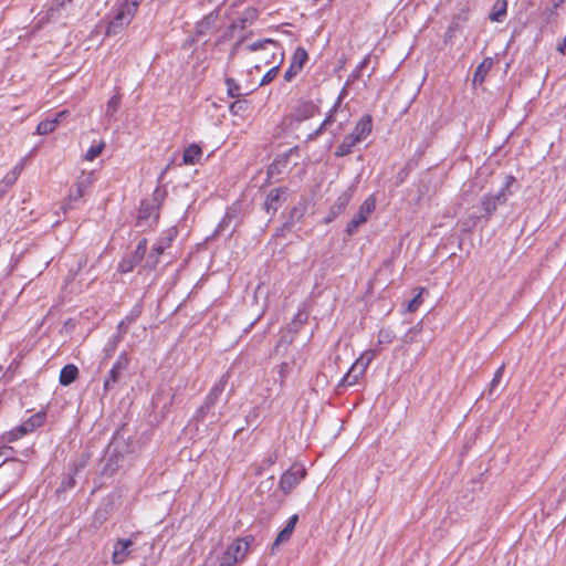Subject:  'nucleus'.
I'll list each match as a JSON object with an SVG mask.
<instances>
[{"label":"nucleus","mask_w":566,"mask_h":566,"mask_svg":"<svg viewBox=\"0 0 566 566\" xmlns=\"http://www.w3.org/2000/svg\"><path fill=\"white\" fill-rule=\"evenodd\" d=\"M249 52L259 53L255 59V69H260L261 64H273L277 59L279 63L283 61V51L280 44L271 39L258 40L244 46Z\"/></svg>","instance_id":"obj_1"},{"label":"nucleus","mask_w":566,"mask_h":566,"mask_svg":"<svg viewBox=\"0 0 566 566\" xmlns=\"http://www.w3.org/2000/svg\"><path fill=\"white\" fill-rule=\"evenodd\" d=\"M143 0H124L116 8L115 14L107 24L106 34L115 35L122 32L135 17Z\"/></svg>","instance_id":"obj_2"},{"label":"nucleus","mask_w":566,"mask_h":566,"mask_svg":"<svg viewBox=\"0 0 566 566\" xmlns=\"http://www.w3.org/2000/svg\"><path fill=\"white\" fill-rule=\"evenodd\" d=\"M253 537L237 538L223 553L218 566H233L245 558Z\"/></svg>","instance_id":"obj_3"},{"label":"nucleus","mask_w":566,"mask_h":566,"mask_svg":"<svg viewBox=\"0 0 566 566\" xmlns=\"http://www.w3.org/2000/svg\"><path fill=\"white\" fill-rule=\"evenodd\" d=\"M43 422L44 416L41 413H35L23 421L20 426L10 430L6 436H3V440L7 442H13L23 436L33 432L36 428L41 427Z\"/></svg>","instance_id":"obj_4"},{"label":"nucleus","mask_w":566,"mask_h":566,"mask_svg":"<svg viewBox=\"0 0 566 566\" xmlns=\"http://www.w3.org/2000/svg\"><path fill=\"white\" fill-rule=\"evenodd\" d=\"M376 200L373 196L368 197L359 207L357 213L347 223L346 232L353 235L357 229L367 221L368 216L375 210Z\"/></svg>","instance_id":"obj_5"},{"label":"nucleus","mask_w":566,"mask_h":566,"mask_svg":"<svg viewBox=\"0 0 566 566\" xmlns=\"http://www.w3.org/2000/svg\"><path fill=\"white\" fill-rule=\"evenodd\" d=\"M92 186V177L91 175L82 174L75 181L74 186L70 189V193L65 205H63V210L66 212L69 209H72L75 202H77L87 191V189Z\"/></svg>","instance_id":"obj_6"},{"label":"nucleus","mask_w":566,"mask_h":566,"mask_svg":"<svg viewBox=\"0 0 566 566\" xmlns=\"http://www.w3.org/2000/svg\"><path fill=\"white\" fill-rule=\"evenodd\" d=\"M130 359L126 353H122L116 361L114 363L113 367L108 371V375L106 376L104 380V390L109 391L113 389L122 378L123 371H125L129 366Z\"/></svg>","instance_id":"obj_7"},{"label":"nucleus","mask_w":566,"mask_h":566,"mask_svg":"<svg viewBox=\"0 0 566 566\" xmlns=\"http://www.w3.org/2000/svg\"><path fill=\"white\" fill-rule=\"evenodd\" d=\"M318 107L312 101H300L286 117L290 125L307 120L316 115Z\"/></svg>","instance_id":"obj_8"},{"label":"nucleus","mask_w":566,"mask_h":566,"mask_svg":"<svg viewBox=\"0 0 566 566\" xmlns=\"http://www.w3.org/2000/svg\"><path fill=\"white\" fill-rule=\"evenodd\" d=\"M305 469L302 465L294 464L283 473L280 480L281 490L290 493L305 476Z\"/></svg>","instance_id":"obj_9"},{"label":"nucleus","mask_w":566,"mask_h":566,"mask_svg":"<svg viewBox=\"0 0 566 566\" xmlns=\"http://www.w3.org/2000/svg\"><path fill=\"white\" fill-rule=\"evenodd\" d=\"M345 94H346V91L344 88L340 92L339 96L337 97V99H336L335 104L333 105L332 109L326 115V117L323 120V123L313 133L308 134V136L306 138L307 142L315 140L318 136H321L323 134L324 130L328 129L333 123H336L338 108H340V105H342V102H343V98H344Z\"/></svg>","instance_id":"obj_10"},{"label":"nucleus","mask_w":566,"mask_h":566,"mask_svg":"<svg viewBox=\"0 0 566 566\" xmlns=\"http://www.w3.org/2000/svg\"><path fill=\"white\" fill-rule=\"evenodd\" d=\"M307 60V52L303 48H297L292 55L289 69L284 73V81L291 82L302 71Z\"/></svg>","instance_id":"obj_11"},{"label":"nucleus","mask_w":566,"mask_h":566,"mask_svg":"<svg viewBox=\"0 0 566 566\" xmlns=\"http://www.w3.org/2000/svg\"><path fill=\"white\" fill-rule=\"evenodd\" d=\"M134 542L132 539L119 538L114 544V551L112 554V563L120 565L125 563L132 555V547Z\"/></svg>","instance_id":"obj_12"},{"label":"nucleus","mask_w":566,"mask_h":566,"mask_svg":"<svg viewBox=\"0 0 566 566\" xmlns=\"http://www.w3.org/2000/svg\"><path fill=\"white\" fill-rule=\"evenodd\" d=\"M506 201V195L504 190H500L496 195L484 196L481 200L485 216L489 218L497 208L499 205H503Z\"/></svg>","instance_id":"obj_13"},{"label":"nucleus","mask_w":566,"mask_h":566,"mask_svg":"<svg viewBox=\"0 0 566 566\" xmlns=\"http://www.w3.org/2000/svg\"><path fill=\"white\" fill-rule=\"evenodd\" d=\"M284 192V188H274L270 190L264 202V208L268 213L274 214L277 211L282 195Z\"/></svg>","instance_id":"obj_14"},{"label":"nucleus","mask_w":566,"mask_h":566,"mask_svg":"<svg viewBox=\"0 0 566 566\" xmlns=\"http://www.w3.org/2000/svg\"><path fill=\"white\" fill-rule=\"evenodd\" d=\"M218 12L212 11L200 20L196 25V35L202 36L211 32L218 20Z\"/></svg>","instance_id":"obj_15"},{"label":"nucleus","mask_w":566,"mask_h":566,"mask_svg":"<svg viewBox=\"0 0 566 566\" xmlns=\"http://www.w3.org/2000/svg\"><path fill=\"white\" fill-rule=\"evenodd\" d=\"M227 384H228V376H222L210 389L209 394L207 395V397L205 399V403H207V406H210L212 408L216 405V402L219 400Z\"/></svg>","instance_id":"obj_16"},{"label":"nucleus","mask_w":566,"mask_h":566,"mask_svg":"<svg viewBox=\"0 0 566 566\" xmlns=\"http://www.w3.org/2000/svg\"><path fill=\"white\" fill-rule=\"evenodd\" d=\"M367 368L357 360L353 364L348 373L343 377L342 384L347 386L355 385L359 378L366 373Z\"/></svg>","instance_id":"obj_17"},{"label":"nucleus","mask_w":566,"mask_h":566,"mask_svg":"<svg viewBox=\"0 0 566 566\" xmlns=\"http://www.w3.org/2000/svg\"><path fill=\"white\" fill-rule=\"evenodd\" d=\"M493 66V60L491 57H485L475 69L472 83L474 86L481 85L486 75L489 74L490 70Z\"/></svg>","instance_id":"obj_18"},{"label":"nucleus","mask_w":566,"mask_h":566,"mask_svg":"<svg viewBox=\"0 0 566 566\" xmlns=\"http://www.w3.org/2000/svg\"><path fill=\"white\" fill-rule=\"evenodd\" d=\"M371 128L373 118L370 115H365L356 124L353 134L361 142L371 133Z\"/></svg>","instance_id":"obj_19"},{"label":"nucleus","mask_w":566,"mask_h":566,"mask_svg":"<svg viewBox=\"0 0 566 566\" xmlns=\"http://www.w3.org/2000/svg\"><path fill=\"white\" fill-rule=\"evenodd\" d=\"M298 521V516L296 514L292 515L287 522V524L285 525V527L279 533V535L276 536L274 543H273V546H272V549H274L275 547H277L280 544L286 542L290 539V537L292 536L293 534V531L295 528V525Z\"/></svg>","instance_id":"obj_20"},{"label":"nucleus","mask_w":566,"mask_h":566,"mask_svg":"<svg viewBox=\"0 0 566 566\" xmlns=\"http://www.w3.org/2000/svg\"><path fill=\"white\" fill-rule=\"evenodd\" d=\"M170 238L160 239L153 245L151 252L148 255L147 264L155 268L158 263V256L170 245Z\"/></svg>","instance_id":"obj_21"},{"label":"nucleus","mask_w":566,"mask_h":566,"mask_svg":"<svg viewBox=\"0 0 566 566\" xmlns=\"http://www.w3.org/2000/svg\"><path fill=\"white\" fill-rule=\"evenodd\" d=\"M202 156V149L197 144H191L184 150L182 163L185 165H195L199 163Z\"/></svg>","instance_id":"obj_22"},{"label":"nucleus","mask_w":566,"mask_h":566,"mask_svg":"<svg viewBox=\"0 0 566 566\" xmlns=\"http://www.w3.org/2000/svg\"><path fill=\"white\" fill-rule=\"evenodd\" d=\"M507 0H495L492 11L489 14V19L492 22H502L506 17Z\"/></svg>","instance_id":"obj_23"},{"label":"nucleus","mask_w":566,"mask_h":566,"mask_svg":"<svg viewBox=\"0 0 566 566\" xmlns=\"http://www.w3.org/2000/svg\"><path fill=\"white\" fill-rule=\"evenodd\" d=\"M77 376V367L75 365L69 364L62 368L59 380L61 385L69 386L76 380Z\"/></svg>","instance_id":"obj_24"},{"label":"nucleus","mask_w":566,"mask_h":566,"mask_svg":"<svg viewBox=\"0 0 566 566\" xmlns=\"http://www.w3.org/2000/svg\"><path fill=\"white\" fill-rule=\"evenodd\" d=\"M22 168V165L19 164L3 177V179L0 181V193L4 192L18 180Z\"/></svg>","instance_id":"obj_25"},{"label":"nucleus","mask_w":566,"mask_h":566,"mask_svg":"<svg viewBox=\"0 0 566 566\" xmlns=\"http://www.w3.org/2000/svg\"><path fill=\"white\" fill-rule=\"evenodd\" d=\"M56 129V120L50 118L40 122L36 126V134L48 135Z\"/></svg>","instance_id":"obj_26"},{"label":"nucleus","mask_w":566,"mask_h":566,"mask_svg":"<svg viewBox=\"0 0 566 566\" xmlns=\"http://www.w3.org/2000/svg\"><path fill=\"white\" fill-rule=\"evenodd\" d=\"M157 209L154 205H149L146 200L142 201L139 209V219H148L154 216L156 219L158 218Z\"/></svg>","instance_id":"obj_27"},{"label":"nucleus","mask_w":566,"mask_h":566,"mask_svg":"<svg viewBox=\"0 0 566 566\" xmlns=\"http://www.w3.org/2000/svg\"><path fill=\"white\" fill-rule=\"evenodd\" d=\"M122 103V96L119 94H116L111 97V99L107 102L106 105V116H114V114L118 111Z\"/></svg>","instance_id":"obj_28"},{"label":"nucleus","mask_w":566,"mask_h":566,"mask_svg":"<svg viewBox=\"0 0 566 566\" xmlns=\"http://www.w3.org/2000/svg\"><path fill=\"white\" fill-rule=\"evenodd\" d=\"M394 339H395V334L391 329L381 328L378 333L377 345H378V347L382 346V345H388V344H391Z\"/></svg>","instance_id":"obj_29"},{"label":"nucleus","mask_w":566,"mask_h":566,"mask_svg":"<svg viewBox=\"0 0 566 566\" xmlns=\"http://www.w3.org/2000/svg\"><path fill=\"white\" fill-rule=\"evenodd\" d=\"M104 147H105V143L104 142H99L97 144L92 145L87 149L84 158L86 160H88V161L94 160L96 157H98L101 155V153L103 151Z\"/></svg>","instance_id":"obj_30"},{"label":"nucleus","mask_w":566,"mask_h":566,"mask_svg":"<svg viewBox=\"0 0 566 566\" xmlns=\"http://www.w3.org/2000/svg\"><path fill=\"white\" fill-rule=\"evenodd\" d=\"M352 199V190L347 189L344 191L335 201L334 206L337 208V212H342Z\"/></svg>","instance_id":"obj_31"},{"label":"nucleus","mask_w":566,"mask_h":566,"mask_svg":"<svg viewBox=\"0 0 566 566\" xmlns=\"http://www.w3.org/2000/svg\"><path fill=\"white\" fill-rule=\"evenodd\" d=\"M380 352V348L375 349H368L365 350L360 357L357 359V363H361L366 368L371 363V360L377 356V354Z\"/></svg>","instance_id":"obj_32"},{"label":"nucleus","mask_w":566,"mask_h":566,"mask_svg":"<svg viewBox=\"0 0 566 566\" xmlns=\"http://www.w3.org/2000/svg\"><path fill=\"white\" fill-rule=\"evenodd\" d=\"M226 85L229 96L231 97H238L241 95V87L240 85L231 77L226 78Z\"/></svg>","instance_id":"obj_33"},{"label":"nucleus","mask_w":566,"mask_h":566,"mask_svg":"<svg viewBox=\"0 0 566 566\" xmlns=\"http://www.w3.org/2000/svg\"><path fill=\"white\" fill-rule=\"evenodd\" d=\"M421 331L420 324H417L416 326L411 327L401 338V340L405 344H410L417 340V336L419 335Z\"/></svg>","instance_id":"obj_34"},{"label":"nucleus","mask_w":566,"mask_h":566,"mask_svg":"<svg viewBox=\"0 0 566 566\" xmlns=\"http://www.w3.org/2000/svg\"><path fill=\"white\" fill-rule=\"evenodd\" d=\"M146 251H147V240L143 239L138 242V244L136 247L133 260L137 263L140 262L144 259Z\"/></svg>","instance_id":"obj_35"},{"label":"nucleus","mask_w":566,"mask_h":566,"mask_svg":"<svg viewBox=\"0 0 566 566\" xmlns=\"http://www.w3.org/2000/svg\"><path fill=\"white\" fill-rule=\"evenodd\" d=\"M280 63L272 66L261 78L260 85L270 84L279 74Z\"/></svg>","instance_id":"obj_36"},{"label":"nucleus","mask_w":566,"mask_h":566,"mask_svg":"<svg viewBox=\"0 0 566 566\" xmlns=\"http://www.w3.org/2000/svg\"><path fill=\"white\" fill-rule=\"evenodd\" d=\"M503 374H504V365H501L495 374H494V377L490 384V389H489V395L492 396L496 389V387L499 386L502 377H503Z\"/></svg>","instance_id":"obj_37"},{"label":"nucleus","mask_w":566,"mask_h":566,"mask_svg":"<svg viewBox=\"0 0 566 566\" xmlns=\"http://www.w3.org/2000/svg\"><path fill=\"white\" fill-rule=\"evenodd\" d=\"M142 313V310H140V306L139 305H136L132 311L130 313L126 316V318L124 321H122L119 323V328H122L126 323H132L133 321H135Z\"/></svg>","instance_id":"obj_38"},{"label":"nucleus","mask_w":566,"mask_h":566,"mask_svg":"<svg viewBox=\"0 0 566 566\" xmlns=\"http://www.w3.org/2000/svg\"><path fill=\"white\" fill-rule=\"evenodd\" d=\"M353 151V148L345 143L344 140L340 143V145L336 148L335 156L337 157H344L346 155H349Z\"/></svg>","instance_id":"obj_39"},{"label":"nucleus","mask_w":566,"mask_h":566,"mask_svg":"<svg viewBox=\"0 0 566 566\" xmlns=\"http://www.w3.org/2000/svg\"><path fill=\"white\" fill-rule=\"evenodd\" d=\"M421 303H422V300H421V292H420L408 303L407 311L408 312L417 311Z\"/></svg>","instance_id":"obj_40"},{"label":"nucleus","mask_w":566,"mask_h":566,"mask_svg":"<svg viewBox=\"0 0 566 566\" xmlns=\"http://www.w3.org/2000/svg\"><path fill=\"white\" fill-rule=\"evenodd\" d=\"M137 262H135L134 260H130V261H123L120 264H119V271L120 272H129L133 270V268L135 266Z\"/></svg>","instance_id":"obj_41"},{"label":"nucleus","mask_w":566,"mask_h":566,"mask_svg":"<svg viewBox=\"0 0 566 566\" xmlns=\"http://www.w3.org/2000/svg\"><path fill=\"white\" fill-rule=\"evenodd\" d=\"M210 409H211V407L207 406V403L203 402V405L198 408V410L196 412V418L198 420L203 419Z\"/></svg>","instance_id":"obj_42"},{"label":"nucleus","mask_w":566,"mask_h":566,"mask_svg":"<svg viewBox=\"0 0 566 566\" xmlns=\"http://www.w3.org/2000/svg\"><path fill=\"white\" fill-rule=\"evenodd\" d=\"M242 43H243V39H240L239 41H237L233 44V46H232V49H231V51L229 53V60H233V57L239 53V51H240V49L242 46Z\"/></svg>","instance_id":"obj_43"},{"label":"nucleus","mask_w":566,"mask_h":566,"mask_svg":"<svg viewBox=\"0 0 566 566\" xmlns=\"http://www.w3.org/2000/svg\"><path fill=\"white\" fill-rule=\"evenodd\" d=\"M339 113H340V109L338 108L337 116H339ZM336 122H338V127H337V130L335 132V134H338L340 130H343L344 125L348 122V116L344 115L342 117H337Z\"/></svg>","instance_id":"obj_44"},{"label":"nucleus","mask_w":566,"mask_h":566,"mask_svg":"<svg viewBox=\"0 0 566 566\" xmlns=\"http://www.w3.org/2000/svg\"><path fill=\"white\" fill-rule=\"evenodd\" d=\"M245 19L242 20V28H244V22L248 20H253L256 17V10L253 8H249L244 11Z\"/></svg>","instance_id":"obj_45"},{"label":"nucleus","mask_w":566,"mask_h":566,"mask_svg":"<svg viewBox=\"0 0 566 566\" xmlns=\"http://www.w3.org/2000/svg\"><path fill=\"white\" fill-rule=\"evenodd\" d=\"M345 143H347L352 148H354L359 142V139L352 133L343 139Z\"/></svg>","instance_id":"obj_46"},{"label":"nucleus","mask_w":566,"mask_h":566,"mask_svg":"<svg viewBox=\"0 0 566 566\" xmlns=\"http://www.w3.org/2000/svg\"><path fill=\"white\" fill-rule=\"evenodd\" d=\"M369 62V57L365 56L364 60L358 64L357 69L353 73V78H358L360 70H363L367 63Z\"/></svg>","instance_id":"obj_47"},{"label":"nucleus","mask_w":566,"mask_h":566,"mask_svg":"<svg viewBox=\"0 0 566 566\" xmlns=\"http://www.w3.org/2000/svg\"><path fill=\"white\" fill-rule=\"evenodd\" d=\"M564 0L555 2L551 8L547 9L549 17L557 14V9L560 7Z\"/></svg>","instance_id":"obj_48"},{"label":"nucleus","mask_w":566,"mask_h":566,"mask_svg":"<svg viewBox=\"0 0 566 566\" xmlns=\"http://www.w3.org/2000/svg\"><path fill=\"white\" fill-rule=\"evenodd\" d=\"M69 114L67 111H61L59 113L55 114V116L53 118H50L51 120H56V126L61 123V120L63 118H65V116Z\"/></svg>","instance_id":"obj_49"},{"label":"nucleus","mask_w":566,"mask_h":566,"mask_svg":"<svg viewBox=\"0 0 566 566\" xmlns=\"http://www.w3.org/2000/svg\"><path fill=\"white\" fill-rule=\"evenodd\" d=\"M515 181V178L513 176H507L506 177V181H505V186L504 188H502L501 190H506L510 188V186Z\"/></svg>","instance_id":"obj_50"},{"label":"nucleus","mask_w":566,"mask_h":566,"mask_svg":"<svg viewBox=\"0 0 566 566\" xmlns=\"http://www.w3.org/2000/svg\"><path fill=\"white\" fill-rule=\"evenodd\" d=\"M557 51L562 54L566 52V38L557 45Z\"/></svg>","instance_id":"obj_51"},{"label":"nucleus","mask_w":566,"mask_h":566,"mask_svg":"<svg viewBox=\"0 0 566 566\" xmlns=\"http://www.w3.org/2000/svg\"><path fill=\"white\" fill-rule=\"evenodd\" d=\"M73 2V0H56V4L60 7V8H64L65 6H67L69 3Z\"/></svg>","instance_id":"obj_52"},{"label":"nucleus","mask_w":566,"mask_h":566,"mask_svg":"<svg viewBox=\"0 0 566 566\" xmlns=\"http://www.w3.org/2000/svg\"><path fill=\"white\" fill-rule=\"evenodd\" d=\"M329 213L332 214V218H336L340 212H337V208L333 205L331 207Z\"/></svg>","instance_id":"obj_53"},{"label":"nucleus","mask_w":566,"mask_h":566,"mask_svg":"<svg viewBox=\"0 0 566 566\" xmlns=\"http://www.w3.org/2000/svg\"><path fill=\"white\" fill-rule=\"evenodd\" d=\"M458 19H461V20H463V21H467L468 15H467V13H465V12H463V13H460V14L458 15Z\"/></svg>","instance_id":"obj_54"},{"label":"nucleus","mask_w":566,"mask_h":566,"mask_svg":"<svg viewBox=\"0 0 566 566\" xmlns=\"http://www.w3.org/2000/svg\"><path fill=\"white\" fill-rule=\"evenodd\" d=\"M458 27H459L458 23L452 22L451 25L449 27V31H453V30L458 29Z\"/></svg>","instance_id":"obj_55"},{"label":"nucleus","mask_w":566,"mask_h":566,"mask_svg":"<svg viewBox=\"0 0 566 566\" xmlns=\"http://www.w3.org/2000/svg\"><path fill=\"white\" fill-rule=\"evenodd\" d=\"M241 105V101H237L231 105V109L233 111L237 106Z\"/></svg>","instance_id":"obj_56"},{"label":"nucleus","mask_w":566,"mask_h":566,"mask_svg":"<svg viewBox=\"0 0 566 566\" xmlns=\"http://www.w3.org/2000/svg\"><path fill=\"white\" fill-rule=\"evenodd\" d=\"M3 449H6V446L0 442V455L3 454Z\"/></svg>","instance_id":"obj_57"},{"label":"nucleus","mask_w":566,"mask_h":566,"mask_svg":"<svg viewBox=\"0 0 566 566\" xmlns=\"http://www.w3.org/2000/svg\"><path fill=\"white\" fill-rule=\"evenodd\" d=\"M297 212V209L296 208H293L292 211H291V218H293Z\"/></svg>","instance_id":"obj_58"},{"label":"nucleus","mask_w":566,"mask_h":566,"mask_svg":"<svg viewBox=\"0 0 566 566\" xmlns=\"http://www.w3.org/2000/svg\"><path fill=\"white\" fill-rule=\"evenodd\" d=\"M335 218H332V214L329 213L328 217L326 218L325 222H331L332 220H334Z\"/></svg>","instance_id":"obj_59"},{"label":"nucleus","mask_w":566,"mask_h":566,"mask_svg":"<svg viewBox=\"0 0 566 566\" xmlns=\"http://www.w3.org/2000/svg\"><path fill=\"white\" fill-rule=\"evenodd\" d=\"M2 370V366L0 365V371Z\"/></svg>","instance_id":"obj_60"}]
</instances>
